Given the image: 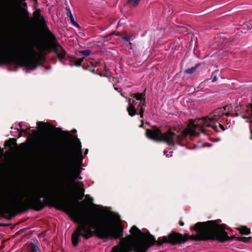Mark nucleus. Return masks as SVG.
I'll return each instance as SVG.
<instances>
[{"label": "nucleus", "instance_id": "1", "mask_svg": "<svg viewBox=\"0 0 252 252\" xmlns=\"http://www.w3.org/2000/svg\"><path fill=\"white\" fill-rule=\"evenodd\" d=\"M191 230L196 232V234L184 235L175 232H171L167 237L159 238L156 240L154 236L149 232H142L133 225L130 230V235L121 238L119 243L113 247L110 252H147L149 248L154 245L161 246L163 243L173 245L185 243L189 240L195 241L218 240L223 241L228 239L224 224H217L214 220L198 222Z\"/></svg>", "mask_w": 252, "mask_h": 252}, {"label": "nucleus", "instance_id": "2", "mask_svg": "<svg viewBox=\"0 0 252 252\" xmlns=\"http://www.w3.org/2000/svg\"><path fill=\"white\" fill-rule=\"evenodd\" d=\"M79 204L80 209H90L94 213L87 215L84 219L82 215L75 210L73 204H71L66 209L71 213L73 220L78 224L71 236L74 247L78 245L81 236L88 239L92 237L94 233L101 239H118L123 236V226L117 216L112 214L108 216L109 219L107 220L101 219L98 215L101 210L92 203L91 198H86Z\"/></svg>", "mask_w": 252, "mask_h": 252}, {"label": "nucleus", "instance_id": "3", "mask_svg": "<svg viewBox=\"0 0 252 252\" xmlns=\"http://www.w3.org/2000/svg\"><path fill=\"white\" fill-rule=\"evenodd\" d=\"M63 195L59 189L45 188L38 193L29 196L17 192L13 194L0 193V215L8 214L13 217L29 209L42 210L45 205L66 209L71 204L59 199Z\"/></svg>", "mask_w": 252, "mask_h": 252}, {"label": "nucleus", "instance_id": "4", "mask_svg": "<svg viewBox=\"0 0 252 252\" xmlns=\"http://www.w3.org/2000/svg\"><path fill=\"white\" fill-rule=\"evenodd\" d=\"M16 53H10L7 52L3 42V38L0 35V62L9 63L13 62L22 66H26L31 69H35L40 64V62L45 59V51L52 49L57 54L60 60L65 58V52L58 43L55 35L50 32L46 36V41L40 42L36 48L39 51L35 53L33 47L29 42L18 44Z\"/></svg>", "mask_w": 252, "mask_h": 252}, {"label": "nucleus", "instance_id": "5", "mask_svg": "<svg viewBox=\"0 0 252 252\" xmlns=\"http://www.w3.org/2000/svg\"><path fill=\"white\" fill-rule=\"evenodd\" d=\"M63 159V164L65 166H70L71 171L68 172L64 187L60 185L58 188L63 195L68 193L69 187L74 186L76 192L75 197L77 200H81L84 196L85 189L83 182H75V180L79 179L81 172V164L82 162V151L80 141L77 139L74 141L72 149L67 148L62 155Z\"/></svg>", "mask_w": 252, "mask_h": 252}, {"label": "nucleus", "instance_id": "6", "mask_svg": "<svg viewBox=\"0 0 252 252\" xmlns=\"http://www.w3.org/2000/svg\"><path fill=\"white\" fill-rule=\"evenodd\" d=\"M226 107L223 106L216 109L208 117L202 118L197 120H190L188 127L183 131L184 134L196 136L200 132L204 133L205 127H212L215 129L217 126H212L211 123L219 120L223 115H228V113L225 112Z\"/></svg>", "mask_w": 252, "mask_h": 252}, {"label": "nucleus", "instance_id": "7", "mask_svg": "<svg viewBox=\"0 0 252 252\" xmlns=\"http://www.w3.org/2000/svg\"><path fill=\"white\" fill-rule=\"evenodd\" d=\"M130 96L132 98V99L134 100L135 99V100L138 101V106L140 107L139 114L140 115V117L143 118L144 112V107H145L146 105L145 94L144 93H137L131 94Z\"/></svg>", "mask_w": 252, "mask_h": 252}, {"label": "nucleus", "instance_id": "8", "mask_svg": "<svg viewBox=\"0 0 252 252\" xmlns=\"http://www.w3.org/2000/svg\"><path fill=\"white\" fill-rule=\"evenodd\" d=\"M177 139V135L169 129L165 132L161 133L160 141L164 142L169 145L173 146Z\"/></svg>", "mask_w": 252, "mask_h": 252}, {"label": "nucleus", "instance_id": "9", "mask_svg": "<svg viewBox=\"0 0 252 252\" xmlns=\"http://www.w3.org/2000/svg\"><path fill=\"white\" fill-rule=\"evenodd\" d=\"M161 133L160 128L156 126H154L152 129H147L146 131V136L156 141H160Z\"/></svg>", "mask_w": 252, "mask_h": 252}, {"label": "nucleus", "instance_id": "10", "mask_svg": "<svg viewBox=\"0 0 252 252\" xmlns=\"http://www.w3.org/2000/svg\"><path fill=\"white\" fill-rule=\"evenodd\" d=\"M129 105L127 107V111L129 116L133 117L136 114V110L135 108V105L137 103L134 99L129 98L128 99Z\"/></svg>", "mask_w": 252, "mask_h": 252}, {"label": "nucleus", "instance_id": "11", "mask_svg": "<svg viewBox=\"0 0 252 252\" xmlns=\"http://www.w3.org/2000/svg\"><path fill=\"white\" fill-rule=\"evenodd\" d=\"M33 19L35 23L42 24L44 22L43 17L40 15L39 10H35L33 14Z\"/></svg>", "mask_w": 252, "mask_h": 252}, {"label": "nucleus", "instance_id": "12", "mask_svg": "<svg viewBox=\"0 0 252 252\" xmlns=\"http://www.w3.org/2000/svg\"><path fill=\"white\" fill-rule=\"evenodd\" d=\"M226 234H227V235H228L227 233H226ZM227 236L228 237V239L223 241L222 242H224V241H228L229 240H232L234 239H236L238 241L247 243V242H250L251 239V237H238L236 238L235 236H231V237H229L228 236Z\"/></svg>", "mask_w": 252, "mask_h": 252}, {"label": "nucleus", "instance_id": "13", "mask_svg": "<svg viewBox=\"0 0 252 252\" xmlns=\"http://www.w3.org/2000/svg\"><path fill=\"white\" fill-rule=\"evenodd\" d=\"M240 233L244 235H249L251 233L250 229L245 226H242L237 228Z\"/></svg>", "mask_w": 252, "mask_h": 252}, {"label": "nucleus", "instance_id": "14", "mask_svg": "<svg viewBox=\"0 0 252 252\" xmlns=\"http://www.w3.org/2000/svg\"><path fill=\"white\" fill-rule=\"evenodd\" d=\"M19 12L20 15L25 20L28 18V13L26 10L23 7H19Z\"/></svg>", "mask_w": 252, "mask_h": 252}, {"label": "nucleus", "instance_id": "15", "mask_svg": "<svg viewBox=\"0 0 252 252\" xmlns=\"http://www.w3.org/2000/svg\"><path fill=\"white\" fill-rule=\"evenodd\" d=\"M67 16L69 18L70 20L73 25H74L76 26H78V24L75 21L70 9L67 10Z\"/></svg>", "mask_w": 252, "mask_h": 252}, {"label": "nucleus", "instance_id": "16", "mask_svg": "<svg viewBox=\"0 0 252 252\" xmlns=\"http://www.w3.org/2000/svg\"><path fill=\"white\" fill-rule=\"evenodd\" d=\"M199 66V64L198 63L195 65V66L192 67L190 68L187 69L185 70V73L187 74H192L197 69V68Z\"/></svg>", "mask_w": 252, "mask_h": 252}, {"label": "nucleus", "instance_id": "17", "mask_svg": "<svg viewBox=\"0 0 252 252\" xmlns=\"http://www.w3.org/2000/svg\"><path fill=\"white\" fill-rule=\"evenodd\" d=\"M30 252H40L38 246L34 243H31Z\"/></svg>", "mask_w": 252, "mask_h": 252}, {"label": "nucleus", "instance_id": "18", "mask_svg": "<svg viewBox=\"0 0 252 252\" xmlns=\"http://www.w3.org/2000/svg\"><path fill=\"white\" fill-rule=\"evenodd\" d=\"M128 3L132 7H136L138 5L141 0H127Z\"/></svg>", "mask_w": 252, "mask_h": 252}, {"label": "nucleus", "instance_id": "19", "mask_svg": "<svg viewBox=\"0 0 252 252\" xmlns=\"http://www.w3.org/2000/svg\"><path fill=\"white\" fill-rule=\"evenodd\" d=\"M15 140L14 139H10L5 142V144L8 146H11L13 145H16V143L15 142Z\"/></svg>", "mask_w": 252, "mask_h": 252}, {"label": "nucleus", "instance_id": "20", "mask_svg": "<svg viewBox=\"0 0 252 252\" xmlns=\"http://www.w3.org/2000/svg\"><path fill=\"white\" fill-rule=\"evenodd\" d=\"M84 60V58H80V59H78L77 60H76L75 62V65L76 66H80L81 65L82 62Z\"/></svg>", "mask_w": 252, "mask_h": 252}, {"label": "nucleus", "instance_id": "21", "mask_svg": "<svg viewBox=\"0 0 252 252\" xmlns=\"http://www.w3.org/2000/svg\"><path fill=\"white\" fill-rule=\"evenodd\" d=\"M44 145L47 146V150L48 152L50 153H53V151L52 150V149L51 148V144H49V143L47 142H44Z\"/></svg>", "mask_w": 252, "mask_h": 252}, {"label": "nucleus", "instance_id": "22", "mask_svg": "<svg viewBox=\"0 0 252 252\" xmlns=\"http://www.w3.org/2000/svg\"><path fill=\"white\" fill-rule=\"evenodd\" d=\"M80 53L86 56H88L90 55L91 51L89 50H86L80 51Z\"/></svg>", "mask_w": 252, "mask_h": 252}, {"label": "nucleus", "instance_id": "23", "mask_svg": "<svg viewBox=\"0 0 252 252\" xmlns=\"http://www.w3.org/2000/svg\"><path fill=\"white\" fill-rule=\"evenodd\" d=\"M123 39L127 41H129L130 40V38L129 36H123Z\"/></svg>", "mask_w": 252, "mask_h": 252}, {"label": "nucleus", "instance_id": "24", "mask_svg": "<svg viewBox=\"0 0 252 252\" xmlns=\"http://www.w3.org/2000/svg\"><path fill=\"white\" fill-rule=\"evenodd\" d=\"M29 129V128L27 129H22V132L24 133V135H26L27 134V133H28V130Z\"/></svg>", "mask_w": 252, "mask_h": 252}, {"label": "nucleus", "instance_id": "25", "mask_svg": "<svg viewBox=\"0 0 252 252\" xmlns=\"http://www.w3.org/2000/svg\"><path fill=\"white\" fill-rule=\"evenodd\" d=\"M3 154V149L0 147V158L2 157Z\"/></svg>", "mask_w": 252, "mask_h": 252}, {"label": "nucleus", "instance_id": "26", "mask_svg": "<svg viewBox=\"0 0 252 252\" xmlns=\"http://www.w3.org/2000/svg\"><path fill=\"white\" fill-rule=\"evenodd\" d=\"M60 130H61V129H60L59 128H56L54 129L53 132L57 133L58 132H59Z\"/></svg>", "mask_w": 252, "mask_h": 252}, {"label": "nucleus", "instance_id": "27", "mask_svg": "<svg viewBox=\"0 0 252 252\" xmlns=\"http://www.w3.org/2000/svg\"><path fill=\"white\" fill-rule=\"evenodd\" d=\"M37 124L38 125H39V126H40V125L42 126H44L46 125V124L44 123V122H39L38 123H37Z\"/></svg>", "mask_w": 252, "mask_h": 252}, {"label": "nucleus", "instance_id": "28", "mask_svg": "<svg viewBox=\"0 0 252 252\" xmlns=\"http://www.w3.org/2000/svg\"><path fill=\"white\" fill-rule=\"evenodd\" d=\"M179 224L181 226H183V225H184V223L183 222V221L180 220V222H179Z\"/></svg>", "mask_w": 252, "mask_h": 252}, {"label": "nucleus", "instance_id": "29", "mask_svg": "<svg viewBox=\"0 0 252 252\" xmlns=\"http://www.w3.org/2000/svg\"><path fill=\"white\" fill-rule=\"evenodd\" d=\"M251 139H252V129H251Z\"/></svg>", "mask_w": 252, "mask_h": 252}, {"label": "nucleus", "instance_id": "30", "mask_svg": "<svg viewBox=\"0 0 252 252\" xmlns=\"http://www.w3.org/2000/svg\"><path fill=\"white\" fill-rule=\"evenodd\" d=\"M87 153H88V149H87V150L85 151V153H84V154H85V155L87 154Z\"/></svg>", "mask_w": 252, "mask_h": 252}, {"label": "nucleus", "instance_id": "31", "mask_svg": "<svg viewBox=\"0 0 252 252\" xmlns=\"http://www.w3.org/2000/svg\"><path fill=\"white\" fill-rule=\"evenodd\" d=\"M66 134L67 135V136H70L71 135H70V134L68 132H66Z\"/></svg>", "mask_w": 252, "mask_h": 252}, {"label": "nucleus", "instance_id": "32", "mask_svg": "<svg viewBox=\"0 0 252 252\" xmlns=\"http://www.w3.org/2000/svg\"><path fill=\"white\" fill-rule=\"evenodd\" d=\"M220 126L221 127H223V126L221 124H220Z\"/></svg>", "mask_w": 252, "mask_h": 252}, {"label": "nucleus", "instance_id": "33", "mask_svg": "<svg viewBox=\"0 0 252 252\" xmlns=\"http://www.w3.org/2000/svg\"><path fill=\"white\" fill-rule=\"evenodd\" d=\"M216 81V78H214L213 79V81Z\"/></svg>", "mask_w": 252, "mask_h": 252}, {"label": "nucleus", "instance_id": "34", "mask_svg": "<svg viewBox=\"0 0 252 252\" xmlns=\"http://www.w3.org/2000/svg\"><path fill=\"white\" fill-rule=\"evenodd\" d=\"M21 135H22V133H21V132H20V136H21Z\"/></svg>", "mask_w": 252, "mask_h": 252}, {"label": "nucleus", "instance_id": "35", "mask_svg": "<svg viewBox=\"0 0 252 252\" xmlns=\"http://www.w3.org/2000/svg\"><path fill=\"white\" fill-rule=\"evenodd\" d=\"M143 124H142L140 125V126H141V127H142V126H143Z\"/></svg>", "mask_w": 252, "mask_h": 252}, {"label": "nucleus", "instance_id": "36", "mask_svg": "<svg viewBox=\"0 0 252 252\" xmlns=\"http://www.w3.org/2000/svg\"><path fill=\"white\" fill-rule=\"evenodd\" d=\"M132 43L131 42H129V45L131 46Z\"/></svg>", "mask_w": 252, "mask_h": 252}]
</instances>
